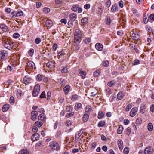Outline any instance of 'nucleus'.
Segmentation results:
<instances>
[{
  "label": "nucleus",
  "mask_w": 154,
  "mask_h": 154,
  "mask_svg": "<svg viewBox=\"0 0 154 154\" xmlns=\"http://www.w3.org/2000/svg\"><path fill=\"white\" fill-rule=\"evenodd\" d=\"M82 36V34L80 30L78 29H76L75 30L73 45L74 46H76L75 49L76 50H79L80 48L79 44Z\"/></svg>",
  "instance_id": "f257e3e1"
},
{
  "label": "nucleus",
  "mask_w": 154,
  "mask_h": 154,
  "mask_svg": "<svg viewBox=\"0 0 154 154\" xmlns=\"http://www.w3.org/2000/svg\"><path fill=\"white\" fill-rule=\"evenodd\" d=\"M3 44L4 47L6 48L11 50L12 49L14 43L13 42L7 40L3 42Z\"/></svg>",
  "instance_id": "f03ea898"
},
{
  "label": "nucleus",
  "mask_w": 154,
  "mask_h": 154,
  "mask_svg": "<svg viewBox=\"0 0 154 154\" xmlns=\"http://www.w3.org/2000/svg\"><path fill=\"white\" fill-rule=\"evenodd\" d=\"M49 146L51 149L56 150L60 149L59 144L56 141H53L50 143Z\"/></svg>",
  "instance_id": "7ed1b4c3"
},
{
  "label": "nucleus",
  "mask_w": 154,
  "mask_h": 154,
  "mask_svg": "<svg viewBox=\"0 0 154 154\" xmlns=\"http://www.w3.org/2000/svg\"><path fill=\"white\" fill-rule=\"evenodd\" d=\"M27 65L26 66V69L29 71H32L34 68H35L34 63L31 61H29L27 63Z\"/></svg>",
  "instance_id": "20e7f679"
},
{
  "label": "nucleus",
  "mask_w": 154,
  "mask_h": 154,
  "mask_svg": "<svg viewBox=\"0 0 154 154\" xmlns=\"http://www.w3.org/2000/svg\"><path fill=\"white\" fill-rule=\"evenodd\" d=\"M71 9L72 11L74 12H77L78 11L79 13H80L82 12V8L79 7V5L78 4L73 5Z\"/></svg>",
  "instance_id": "39448f33"
},
{
  "label": "nucleus",
  "mask_w": 154,
  "mask_h": 154,
  "mask_svg": "<svg viewBox=\"0 0 154 154\" xmlns=\"http://www.w3.org/2000/svg\"><path fill=\"white\" fill-rule=\"evenodd\" d=\"M40 86L39 84H37L35 86L32 93L33 97H35L38 95L40 91Z\"/></svg>",
  "instance_id": "423d86ee"
},
{
  "label": "nucleus",
  "mask_w": 154,
  "mask_h": 154,
  "mask_svg": "<svg viewBox=\"0 0 154 154\" xmlns=\"http://www.w3.org/2000/svg\"><path fill=\"white\" fill-rule=\"evenodd\" d=\"M7 54L3 50L0 51V60H5L7 58Z\"/></svg>",
  "instance_id": "0eeeda50"
},
{
  "label": "nucleus",
  "mask_w": 154,
  "mask_h": 154,
  "mask_svg": "<svg viewBox=\"0 0 154 154\" xmlns=\"http://www.w3.org/2000/svg\"><path fill=\"white\" fill-rule=\"evenodd\" d=\"M140 37V35L139 33L137 32H134L132 34V38L135 40H138Z\"/></svg>",
  "instance_id": "6e6552de"
},
{
  "label": "nucleus",
  "mask_w": 154,
  "mask_h": 154,
  "mask_svg": "<svg viewBox=\"0 0 154 154\" xmlns=\"http://www.w3.org/2000/svg\"><path fill=\"white\" fill-rule=\"evenodd\" d=\"M137 111V108L135 107L133 108L131 111L130 114L131 116L133 117L135 116L136 114V113Z\"/></svg>",
  "instance_id": "1a4fd4ad"
},
{
  "label": "nucleus",
  "mask_w": 154,
  "mask_h": 154,
  "mask_svg": "<svg viewBox=\"0 0 154 154\" xmlns=\"http://www.w3.org/2000/svg\"><path fill=\"white\" fill-rule=\"evenodd\" d=\"M37 112L35 111H33L31 112V118L33 120H35L36 119L38 115Z\"/></svg>",
  "instance_id": "9d476101"
},
{
  "label": "nucleus",
  "mask_w": 154,
  "mask_h": 154,
  "mask_svg": "<svg viewBox=\"0 0 154 154\" xmlns=\"http://www.w3.org/2000/svg\"><path fill=\"white\" fill-rule=\"evenodd\" d=\"M46 66L50 69L54 68L55 67L54 62L50 61L46 63Z\"/></svg>",
  "instance_id": "9b49d317"
},
{
  "label": "nucleus",
  "mask_w": 154,
  "mask_h": 154,
  "mask_svg": "<svg viewBox=\"0 0 154 154\" xmlns=\"http://www.w3.org/2000/svg\"><path fill=\"white\" fill-rule=\"evenodd\" d=\"M40 137V135L37 133H35L32 136V140L34 141L38 140Z\"/></svg>",
  "instance_id": "f8f14e48"
},
{
  "label": "nucleus",
  "mask_w": 154,
  "mask_h": 154,
  "mask_svg": "<svg viewBox=\"0 0 154 154\" xmlns=\"http://www.w3.org/2000/svg\"><path fill=\"white\" fill-rule=\"evenodd\" d=\"M0 28L2 31L5 32H7L8 29V26L3 23L0 24Z\"/></svg>",
  "instance_id": "ddd939ff"
},
{
  "label": "nucleus",
  "mask_w": 154,
  "mask_h": 154,
  "mask_svg": "<svg viewBox=\"0 0 154 154\" xmlns=\"http://www.w3.org/2000/svg\"><path fill=\"white\" fill-rule=\"evenodd\" d=\"M118 10V7L117 4H115L112 5L111 8V11L112 12H114Z\"/></svg>",
  "instance_id": "4468645a"
},
{
  "label": "nucleus",
  "mask_w": 154,
  "mask_h": 154,
  "mask_svg": "<svg viewBox=\"0 0 154 154\" xmlns=\"http://www.w3.org/2000/svg\"><path fill=\"white\" fill-rule=\"evenodd\" d=\"M70 20L72 21H74L77 17V15L75 13H72L69 16Z\"/></svg>",
  "instance_id": "2eb2a0df"
},
{
  "label": "nucleus",
  "mask_w": 154,
  "mask_h": 154,
  "mask_svg": "<svg viewBox=\"0 0 154 154\" xmlns=\"http://www.w3.org/2000/svg\"><path fill=\"white\" fill-rule=\"evenodd\" d=\"M24 83L26 85H27L28 83H31V79L30 78H29L27 76H25L23 79Z\"/></svg>",
  "instance_id": "dca6fc26"
},
{
  "label": "nucleus",
  "mask_w": 154,
  "mask_h": 154,
  "mask_svg": "<svg viewBox=\"0 0 154 154\" xmlns=\"http://www.w3.org/2000/svg\"><path fill=\"white\" fill-rule=\"evenodd\" d=\"M95 48L97 50L101 51L103 49V45L100 43H97L95 45Z\"/></svg>",
  "instance_id": "f3484780"
},
{
  "label": "nucleus",
  "mask_w": 154,
  "mask_h": 154,
  "mask_svg": "<svg viewBox=\"0 0 154 154\" xmlns=\"http://www.w3.org/2000/svg\"><path fill=\"white\" fill-rule=\"evenodd\" d=\"M79 73L82 78L84 79L85 78L86 74L84 71L82 70V69H80L79 70Z\"/></svg>",
  "instance_id": "a211bd4d"
},
{
  "label": "nucleus",
  "mask_w": 154,
  "mask_h": 154,
  "mask_svg": "<svg viewBox=\"0 0 154 154\" xmlns=\"http://www.w3.org/2000/svg\"><path fill=\"white\" fill-rule=\"evenodd\" d=\"M118 145L119 149L122 150L123 148V142L122 140L119 139L118 141Z\"/></svg>",
  "instance_id": "6ab92c4d"
},
{
  "label": "nucleus",
  "mask_w": 154,
  "mask_h": 154,
  "mask_svg": "<svg viewBox=\"0 0 154 154\" xmlns=\"http://www.w3.org/2000/svg\"><path fill=\"white\" fill-rule=\"evenodd\" d=\"M92 107L90 106H86L85 109V110L86 112L88 113V114L89 115V113L91 112L92 110Z\"/></svg>",
  "instance_id": "aec40b11"
},
{
  "label": "nucleus",
  "mask_w": 154,
  "mask_h": 154,
  "mask_svg": "<svg viewBox=\"0 0 154 154\" xmlns=\"http://www.w3.org/2000/svg\"><path fill=\"white\" fill-rule=\"evenodd\" d=\"M46 24L47 27L50 28L52 26L53 23L51 20H48L46 21Z\"/></svg>",
  "instance_id": "412c9836"
},
{
  "label": "nucleus",
  "mask_w": 154,
  "mask_h": 154,
  "mask_svg": "<svg viewBox=\"0 0 154 154\" xmlns=\"http://www.w3.org/2000/svg\"><path fill=\"white\" fill-rule=\"evenodd\" d=\"M89 115L88 114L84 115L82 117V120L84 122H86L88 120Z\"/></svg>",
  "instance_id": "4be33fe9"
},
{
  "label": "nucleus",
  "mask_w": 154,
  "mask_h": 154,
  "mask_svg": "<svg viewBox=\"0 0 154 154\" xmlns=\"http://www.w3.org/2000/svg\"><path fill=\"white\" fill-rule=\"evenodd\" d=\"M151 147H146L144 150L145 154H150L151 153Z\"/></svg>",
  "instance_id": "5701e85b"
},
{
  "label": "nucleus",
  "mask_w": 154,
  "mask_h": 154,
  "mask_svg": "<svg viewBox=\"0 0 154 154\" xmlns=\"http://www.w3.org/2000/svg\"><path fill=\"white\" fill-rule=\"evenodd\" d=\"M82 104L80 103H76L75 106L74 108L76 111H78L82 107Z\"/></svg>",
  "instance_id": "b1692460"
},
{
  "label": "nucleus",
  "mask_w": 154,
  "mask_h": 154,
  "mask_svg": "<svg viewBox=\"0 0 154 154\" xmlns=\"http://www.w3.org/2000/svg\"><path fill=\"white\" fill-rule=\"evenodd\" d=\"M10 106L9 104H7L4 105L2 108V110L3 112L6 111L9 108Z\"/></svg>",
  "instance_id": "393cba45"
},
{
  "label": "nucleus",
  "mask_w": 154,
  "mask_h": 154,
  "mask_svg": "<svg viewBox=\"0 0 154 154\" xmlns=\"http://www.w3.org/2000/svg\"><path fill=\"white\" fill-rule=\"evenodd\" d=\"M45 118V115L43 113H42L38 116V119L39 120H44Z\"/></svg>",
  "instance_id": "a878e982"
},
{
  "label": "nucleus",
  "mask_w": 154,
  "mask_h": 154,
  "mask_svg": "<svg viewBox=\"0 0 154 154\" xmlns=\"http://www.w3.org/2000/svg\"><path fill=\"white\" fill-rule=\"evenodd\" d=\"M146 108L145 105L144 104H142L140 107V112L142 114L144 113Z\"/></svg>",
  "instance_id": "bb28decb"
},
{
  "label": "nucleus",
  "mask_w": 154,
  "mask_h": 154,
  "mask_svg": "<svg viewBox=\"0 0 154 154\" xmlns=\"http://www.w3.org/2000/svg\"><path fill=\"white\" fill-rule=\"evenodd\" d=\"M123 130V128L122 125H120L117 130V132L118 134H121L122 133Z\"/></svg>",
  "instance_id": "cd10ccee"
},
{
  "label": "nucleus",
  "mask_w": 154,
  "mask_h": 154,
  "mask_svg": "<svg viewBox=\"0 0 154 154\" xmlns=\"http://www.w3.org/2000/svg\"><path fill=\"white\" fill-rule=\"evenodd\" d=\"M147 128L148 130L150 131H152L153 129V126L152 124L151 123H149L148 125Z\"/></svg>",
  "instance_id": "c85d7f7f"
},
{
  "label": "nucleus",
  "mask_w": 154,
  "mask_h": 154,
  "mask_svg": "<svg viewBox=\"0 0 154 154\" xmlns=\"http://www.w3.org/2000/svg\"><path fill=\"white\" fill-rule=\"evenodd\" d=\"M70 87L69 85H66L64 87L63 90L66 94H67L69 90Z\"/></svg>",
  "instance_id": "c756f323"
},
{
  "label": "nucleus",
  "mask_w": 154,
  "mask_h": 154,
  "mask_svg": "<svg viewBox=\"0 0 154 154\" xmlns=\"http://www.w3.org/2000/svg\"><path fill=\"white\" fill-rule=\"evenodd\" d=\"M123 94L122 92H119L117 95V98L119 100L121 99L123 97Z\"/></svg>",
  "instance_id": "7c9ffc66"
},
{
  "label": "nucleus",
  "mask_w": 154,
  "mask_h": 154,
  "mask_svg": "<svg viewBox=\"0 0 154 154\" xmlns=\"http://www.w3.org/2000/svg\"><path fill=\"white\" fill-rule=\"evenodd\" d=\"M42 124L43 123L42 122L38 121H36L35 123V125L38 127H41Z\"/></svg>",
  "instance_id": "2f4dec72"
},
{
  "label": "nucleus",
  "mask_w": 154,
  "mask_h": 154,
  "mask_svg": "<svg viewBox=\"0 0 154 154\" xmlns=\"http://www.w3.org/2000/svg\"><path fill=\"white\" fill-rule=\"evenodd\" d=\"M109 62L107 60L103 62V66L104 67H108L109 65Z\"/></svg>",
  "instance_id": "473e14b6"
},
{
  "label": "nucleus",
  "mask_w": 154,
  "mask_h": 154,
  "mask_svg": "<svg viewBox=\"0 0 154 154\" xmlns=\"http://www.w3.org/2000/svg\"><path fill=\"white\" fill-rule=\"evenodd\" d=\"M72 107L70 106H67L66 107V110L68 112H70V111H72Z\"/></svg>",
  "instance_id": "72a5a7b5"
},
{
  "label": "nucleus",
  "mask_w": 154,
  "mask_h": 154,
  "mask_svg": "<svg viewBox=\"0 0 154 154\" xmlns=\"http://www.w3.org/2000/svg\"><path fill=\"white\" fill-rule=\"evenodd\" d=\"M88 19L86 17L82 18L81 20V23L83 24V25L85 24L88 22Z\"/></svg>",
  "instance_id": "f704fd0d"
},
{
  "label": "nucleus",
  "mask_w": 154,
  "mask_h": 154,
  "mask_svg": "<svg viewBox=\"0 0 154 154\" xmlns=\"http://www.w3.org/2000/svg\"><path fill=\"white\" fill-rule=\"evenodd\" d=\"M78 98V96L77 95L75 94L73 95L71 98V100L73 101H75Z\"/></svg>",
  "instance_id": "c9c22d12"
},
{
  "label": "nucleus",
  "mask_w": 154,
  "mask_h": 154,
  "mask_svg": "<svg viewBox=\"0 0 154 154\" xmlns=\"http://www.w3.org/2000/svg\"><path fill=\"white\" fill-rule=\"evenodd\" d=\"M115 82L114 80H112L108 82L107 83L109 87L112 86L114 84Z\"/></svg>",
  "instance_id": "e433bc0d"
},
{
  "label": "nucleus",
  "mask_w": 154,
  "mask_h": 154,
  "mask_svg": "<svg viewBox=\"0 0 154 154\" xmlns=\"http://www.w3.org/2000/svg\"><path fill=\"white\" fill-rule=\"evenodd\" d=\"M19 154H29V152L25 150H22L20 151L19 152Z\"/></svg>",
  "instance_id": "4c0bfd02"
},
{
  "label": "nucleus",
  "mask_w": 154,
  "mask_h": 154,
  "mask_svg": "<svg viewBox=\"0 0 154 154\" xmlns=\"http://www.w3.org/2000/svg\"><path fill=\"white\" fill-rule=\"evenodd\" d=\"M100 72L99 70H96L94 72L93 75L95 77H96L99 75Z\"/></svg>",
  "instance_id": "58836bf2"
},
{
  "label": "nucleus",
  "mask_w": 154,
  "mask_h": 154,
  "mask_svg": "<svg viewBox=\"0 0 154 154\" xmlns=\"http://www.w3.org/2000/svg\"><path fill=\"white\" fill-rule=\"evenodd\" d=\"M43 10L45 13L47 14L50 11L49 8H44L43 9Z\"/></svg>",
  "instance_id": "ea45409f"
},
{
  "label": "nucleus",
  "mask_w": 154,
  "mask_h": 154,
  "mask_svg": "<svg viewBox=\"0 0 154 154\" xmlns=\"http://www.w3.org/2000/svg\"><path fill=\"white\" fill-rule=\"evenodd\" d=\"M140 61L137 59L135 60H134L132 64L134 65H136L140 63Z\"/></svg>",
  "instance_id": "a19ab883"
},
{
  "label": "nucleus",
  "mask_w": 154,
  "mask_h": 154,
  "mask_svg": "<svg viewBox=\"0 0 154 154\" xmlns=\"http://www.w3.org/2000/svg\"><path fill=\"white\" fill-rule=\"evenodd\" d=\"M105 124V122L104 121H100L98 124V126L99 127H102Z\"/></svg>",
  "instance_id": "79ce46f5"
},
{
  "label": "nucleus",
  "mask_w": 154,
  "mask_h": 154,
  "mask_svg": "<svg viewBox=\"0 0 154 154\" xmlns=\"http://www.w3.org/2000/svg\"><path fill=\"white\" fill-rule=\"evenodd\" d=\"M132 105L131 104H129L128 105L125 109V110L126 111H129V110L131 109L132 107Z\"/></svg>",
  "instance_id": "37998d69"
},
{
  "label": "nucleus",
  "mask_w": 154,
  "mask_h": 154,
  "mask_svg": "<svg viewBox=\"0 0 154 154\" xmlns=\"http://www.w3.org/2000/svg\"><path fill=\"white\" fill-rule=\"evenodd\" d=\"M136 124L139 125L141 123L142 121L141 119L140 118H137L136 120Z\"/></svg>",
  "instance_id": "c03bdc74"
},
{
  "label": "nucleus",
  "mask_w": 154,
  "mask_h": 154,
  "mask_svg": "<svg viewBox=\"0 0 154 154\" xmlns=\"http://www.w3.org/2000/svg\"><path fill=\"white\" fill-rule=\"evenodd\" d=\"M16 14L17 15V17L24 16V15L23 12L22 11H18L17 13Z\"/></svg>",
  "instance_id": "a18cd8bd"
},
{
  "label": "nucleus",
  "mask_w": 154,
  "mask_h": 154,
  "mask_svg": "<svg viewBox=\"0 0 154 154\" xmlns=\"http://www.w3.org/2000/svg\"><path fill=\"white\" fill-rule=\"evenodd\" d=\"M104 115V114L103 112H100L98 113V118L99 119H101L103 117Z\"/></svg>",
  "instance_id": "49530a36"
},
{
  "label": "nucleus",
  "mask_w": 154,
  "mask_h": 154,
  "mask_svg": "<svg viewBox=\"0 0 154 154\" xmlns=\"http://www.w3.org/2000/svg\"><path fill=\"white\" fill-rule=\"evenodd\" d=\"M42 75L40 74H38L37 76L36 79L38 81H41L42 80Z\"/></svg>",
  "instance_id": "de8ad7c7"
},
{
  "label": "nucleus",
  "mask_w": 154,
  "mask_h": 154,
  "mask_svg": "<svg viewBox=\"0 0 154 154\" xmlns=\"http://www.w3.org/2000/svg\"><path fill=\"white\" fill-rule=\"evenodd\" d=\"M124 154H128L129 152V149L127 147H125V148L124 151Z\"/></svg>",
  "instance_id": "09e8293b"
},
{
  "label": "nucleus",
  "mask_w": 154,
  "mask_h": 154,
  "mask_svg": "<svg viewBox=\"0 0 154 154\" xmlns=\"http://www.w3.org/2000/svg\"><path fill=\"white\" fill-rule=\"evenodd\" d=\"M131 129L130 127H128L127 128L126 131V133L128 136L131 132Z\"/></svg>",
  "instance_id": "8fccbe9b"
},
{
  "label": "nucleus",
  "mask_w": 154,
  "mask_h": 154,
  "mask_svg": "<svg viewBox=\"0 0 154 154\" xmlns=\"http://www.w3.org/2000/svg\"><path fill=\"white\" fill-rule=\"evenodd\" d=\"M34 49H31L29 51V55L32 56L33 54L34 53Z\"/></svg>",
  "instance_id": "3c124183"
},
{
  "label": "nucleus",
  "mask_w": 154,
  "mask_h": 154,
  "mask_svg": "<svg viewBox=\"0 0 154 154\" xmlns=\"http://www.w3.org/2000/svg\"><path fill=\"white\" fill-rule=\"evenodd\" d=\"M20 36V35L18 33H14L13 35V37L15 38H17L19 37Z\"/></svg>",
  "instance_id": "603ef678"
},
{
  "label": "nucleus",
  "mask_w": 154,
  "mask_h": 154,
  "mask_svg": "<svg viewBox=\"0 0 154 154\" xmlns=\"http://www.w3.org/2000/svg\"><path fill=\"white\" fill-rule=\"evenodd\" d=\"M61 135V132L60 131H58L57 132L56 135V137L58 138L60 137Z\"/></svg>",
  "instance_id": "864d4df0"
},
{
  "label": "nucleus",
  "mask_w": 154,
  "mask_h": 154,
  "mask_svg": "<svg viewBox=\"0 0 154 154\" xmlns=\"http://www.w3.org/2000/svg\"><path fill=\"white\" fill-rule=\"evenodd\" d=\"M46 97V95L44 91H43L41 94V95H40V98H45Z\"/></svg>",
  "instance_id": "5fc2aeb1"
},
{
  "label": "nucleus",
  "mask_w": 154,
  "mask_h": 154,
  "mask_svg": "<svg viewBox=\"0 0 154 154\" xmlns=\"http://www.w3.org/2000/svg\"><path fill=\"white\" fill-rule=\"evenodd\" d=\"M41 42V39L39 38H37L35 40V43L36 44H39Z\"/></svg>",
  "instance_id": "6e6d98bb"
},
{
  "label": "nucleus",
  "mask_w": 154,
  "mask_h": 154,
  "mask_svg": "<svg viewBox=\"0 0 154 154\" xmlns=\"http://www.w3.org/2000/svg\"><path fill=\"white\" fill-rule=\"evenodd\" d=\"M67 72V69L66 67L63 68V69L61 70V72L62 73H65Z\"/></svg>",
  "instance_id": "4d7b16f0"
},
{
  "label": "nucleus",
  "mask_w": 154,
  "mask_h": 154,
  "mask_svg": "<svg viewBox=\"0 0 154 154\" xmlns=\"http://www.w3.org/2000/svg\"><path fill=\"white\" fill-rule=\"evenodd\" d=\"M22 94V91L20 90H17V96H21Z\"/></svg>",
  "instance_id": "13d9d810"
},
{
  "label": "nucleus",
  "mask_w": 154,
  "mask_h": 154,
  "mask_svg": "<svg viewBox=\"0 0 154 154\" xmlns=\"http://www.w3.org/2000/svg\"><path fill=\"white\" fill-rule=\"evenodd\" d=\"M111 2L110 0H107L106 2V7L109 8L111 5Z\"/></svg>",
  "instance_id": "bf43d9fd"
},
{
  "label": "nucleus",
  "mask_w": 154,
  "mask_h": 154,
  "mask_svg": "<svg viewBox=\"0 0 154 154\" xmlns=\"http://www.w3.org/2000/svg\"><path fill=\"white\" fill-rule=\"evenodd\" d=\"M10 102L11 103H14V98L13 97H11L10 99Z\"/></svg>",
  "instance_id": "052dcab7"
},
{
  "label": "nucleus",
  "mask_w": 154,
  "mask_h": 154,
  "mask_svg": "<svg viewBox=\"0 0 154 154\" xmlns=\"http://www.w3.org/2000/svg\"><path fill=\"white\" fill-rule=\"evenodd\" d=\"M147 30L148 31V32H152L153 37H154V34L153 32H154V30L152 29V28H149L147 29Z\"/></svg>",
  "instance_id": "680f3d73"
},
{
  "label": "nucleus",
  "mask_w": 154,
  "mask_h": 154,
  "mask_svg": "<svg viewBox=\"0 0 154 154\" xmlns=\"http://www.w3.org/2000/svg\"><path fill=\"white\" fill-rule=\"evenodd\" d=\"M74 114L73 112H72L70 113H67L66 114V116L67 117L69 118L73 116Z\"/></svg>",
  "instance_id": "e2e57ef3"
},
{
  "label": "nucleus",
  "mask_w": 154,
  "mask_h": 154,
  "mask_svg": "<svg viewBox=\"0 0 154 154\" xmlns=\"http://www.w3.org/2000/svg\"><path fill=\"white\" fill-rule=\"evenodd\" d=\"M57 47V44L55 43L54 44L53 46V50L54 51H55Z\"/></svg>",
  "instance_id": "0e129e2a"
},
{
  "label": "nucleus",
  "mask_w": 154,
  "mask_h": 154,
  "mask_svg": "<svg viewBox=\"0 0 154 154\" xmlns=\"http://www.w3.org/2000/svg\"><path fill=\"white\" fill-rule=\"evenodd\" d=\"M119 6L121 8H122L123 7V2L121 0L119 2Z\"/></svg>",
  "instance_id": "69168bd1"
},
{
  "label": "nucleus",
  "mask_w": 154,
  "mask_h": 154,
  "mask_svg": "<svg viewBox=\"0 0 154 154\" xmlns=\"http://www.w3.org/2000/svg\"><path fill=\"white\" fill-rule=\"evenodd\" d=\"M111 23V20L110 18H107L106 20V23L107 24L109 25Z\"/></svg>",
  "instance_id": "338daca9"
},
{
  "label": "nucleus",
  "mask_w": 154,
  "mask_h": 154,
  "mask_svg": "<svg viewBox=\"0 0 154 154\" xmlns=\"http://www.w3.org/2000/svg\"><path fill=\"white\" fill-rule=\"evenodd\" d=\"M32 130L33 132H36L38 131L37 128L36 126H34L32 128Z\"/></svg>",
  "instance_id": "774afa93"
}]
</instances>
